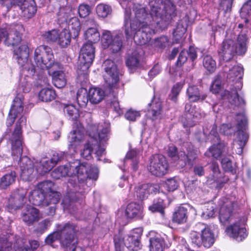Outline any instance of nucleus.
Returning <instances> with one entry per match:
<instances>
[{"instance_id": "24", "label": "nucleus", "mask_w": 251, "mask_h": 251, "mask_svg": "<svg viewBox=\"0 0 251 251\" xmlns=\"http://www.w3.org/2000/svg\"><path fill=\"white\" fill-rule=\"evenodd\" d=\"M147 236L149 239L150 251H163L165 241L159 233L155 231H150Z\"/></svg>"}, {"instance_id": "41", "label": "nucleus", "mask_w": 251, "mask_h": 251, "mask_svg": "<svg viewBox=\"0 0 251 251\" xmlns=\"http://www.w3.org/2000/svg\"><path fill=\"white\" fill-rule=\"evenodd\" d=\"M88 82V81L86 83ZM77 82L79 83L82 87L84 86L86 84V83H83L81 84L79 82H78L77 80ZM76 99L78 104L80 107L82 108H85L86 107L88 102L89 101V98L88 97V93L86 88L81 87L78 89L77 93Z\"/></svg>"}, {"instance_id": "7", "label": "nucleus", "mask_w": 251, "mask_h": 251, "mask_svg": "<svg viewBox=\"0 0 251 251\" xmlns=\"http://www.w3.org/2000/svg\"><path fill=\"white\" fill-rule=\"evenodd\" d=\"M244 75V69L239 66H234L229 70L227 78L229 81L234 82L236 84L230 89V91H226L225 95L227 96L230 103L235 107H239L245 104V100L239 97L238 91L243 86L242 82Z\"/></svg>"}, {"instance_id": "60", "label": "nucleus", "mask_w": 251, "mask_h": 251, "mask_svg": "<svg viewBox=\"0 0 251 251\" xmlns=\"http://www.w3.org/2000/svg\"><path fill=\"white\" fill-rule=\"evenodd\" d=\"M114 36L111 35V33L109 30H103L102 35L101 41L103 46L105 47H108L113 39Z\"/></svg>"}, {"instance_id": "44", "label": "nucleus", "mask_w": 251, "mask_h": 251, "mask_svg": "<svg viewBox=\"0 0 251 251\" xmlns=\"http://www.w3.org/2000/svg\"><path fill=\"white\" fill-rule=\"evenodd\" d=\"M70 30L69 32L72 35L73 38H76L79 34L81 29V25L79 20L76 17L73 16L68 21V24Z\"/></svg>"}, {"instance_id": "2", "label": "nucleus", "mask_w": 251, "mask_h": 251, "mask_svg": "<svg viewBox=\"0 0 251 251\" xmlns=\"http://www.w3.org/2000/svg\"><path fill=\"white\" fill-rule=\"evenodd\" d=\"M26 123V117L22 115L17 121L9 140L11 144V154L13 159L18 162L21 176L23 179L29 180L34 172L33 161L27 156L22 157L23 153L22 128Z\"/></svg>"}, {"instance_id": "3", "label": "nucleus", "mask_w": 251, "mask_h": 251, "mask_svg": "<svg viewBox=\"0 0 251 251\" xmlns=\"http://www.w3.org/2000/svg\"><path fill=\"white\" fill-rule=\"evenodd\" d=\"M149 5L151 7V12L149 13L146 8L143 5L136 3L133 6L134 18L131 20L130 28L133 31L137 30L138 28L143 25H156V27L161 30H164L167 28H161V23L162 19L161 16L162 14L161 8L160 5L162 3V0H149Z\"/></svg>"}, {"instance_id": "51", "label": "nucleus", "mask_w": 251, "mask_h": 251, "mask_svg": "<svg viewBox=\"0 0 251 251\" xmlns=\"http://www.w3.org/2000/svg\"><path fill=\"white\" fill-rule=\"evenodd\" d=\"M54 183L50 180H46L39 183L37 189L43 192L47 197L52 193L57 192L53 190Z\"/></svg>"}, {"instance_id": "26", "label": "nucleus", "mask_w": 251, "mask_h": 251, "mask_svg": "<svg viewBox=\"0 0 251 251\" xmlns=\"http://www.w3.org/2000/svg\"><path fill=\"white\" fill-rule=\"evenodd\" d=\"M191 61L193 64L194 61L197 58V52L196 49L193 46H190L188 50H182L180 52L177 60L176 63V65L177 67L182 66L187 61L188 58Z\"/></svg>"}, {"instance_id": "62", "label": "nucleus", "mask_w": 251, "mask_h": 251, "mask_svg": "<svg viewBox=\"0 0 251 251\" xmlns=\"http://www.w3.org/2000/svg\"><path fill=\"white\" fill-rule=\"evenodd\" d=\"M77 10L79 17L84 18L90 14L91 8L88 4L83 3L79 5Z\"/></svg>"}, {"instance_id": "8", "label": "nucleus", "mask_w": 251, "mask_h": 251, "mask_svg": "<svg viewBox=\"0 0 251 251\" xmlns=\"http://www.w3.org/2000/svg\"><path fill=\"white\" fill-rule=\"evenodd\" d=\"M247 42L248 38L245 34H240L238 35L236 44L232 40H225L222 42L221 48L218 51L219 56L224 61L227 62L230 60L235 54L243 55L247 50Z\"/></svg>"}, {"instance_id": "1", "label": "nucleus", "mask_w": 251, "mask_h": 251, "mask_svg": "<svg viewBox=\"0 0 251 251\" xmlns=\"http://www.w3.org/2000/svg\"><path fill=\"white\" fill-rule=\"evenodd\" d=\"M56 169L60 173V176L72 177L69 179L68 183L74 188L75 195H86L94 182L98 179L99 175L98 167L90 166L88 168L86 163H80L78 160L60 166Z\"/></svg>"}, {"instance_id": "45", "label": "nucleus", "mask_w": 251, "mask_h": 251, "mask_svg": "<svg viewBox=\"0 0 251 251\" xmlns=\"http://www.w3.org/2000/svg\"><path fill=\"white\" fill-rule=\"evenodd\" d=\"M71 36L69 30L63 29L58 34L57 40L58 45L62 48L67 47L71 43Z\"/></svg>"}, {"instance_id": "37", "label": "nucleus", "mask_w": 251, "mask_h": 251, "mask_svg": "<svg viewBox=\"0 0 251 251\" xmlns=\"http://www.w3.org/2000/svg\"><path fill=\"white\" fill-rule=\"evenodd\" d=\"M188 99L192 102L202 101L205 99L207 95L201 93L197 86L192 85L189 86L186 92Z\"/></svg>"}, {"instance_id": "27", "label": "nucleus", "mask_w": 251, "mask_h": 251, "mask_svg": "<svg viewBox=\"0 0 251 251\" xmlns=\"http://www.w3.org/2000/svg\"><path fill=\"white\" fill-rule=\"evenodd\" d=\"M188 215L187 208L181 205L174 209L172 217V221L179 225L183 224L187 222Z\"/></svg>"}, {"instance_id": "47", "label": "nucleus", "mask_w": 251, "mask_h": 251, "mask_svg": "<svg viewBox=\"0 0 251 251\" xmlns=\"http://www.w3.org/2000/svg\"><path fill=\"white\" fill-rule=\"evenodd\" d=\"M85 39L87 43L94 44L98 42L100 40V34L98 28H88L84 33Z\"/></svg>"}, {"instance_id": "14", "label": "nucleus", "mask_w": 251, "mask_h": 251, "mask_svg": "<svg viewBox=\"0 0 251 251\" xmlns=\"http://www.w3.org/2000/svg\"><path fill=\"white\" fill-rule=\"evenodd\" d=\"M85 195L82 196L81 194L73 196L67 195L65 196L62 201L61 204L64 210L67 211L74 218L78 221L85 220L87 219H90L91 218L85 217L83 214L81 210L79 209L77 207L76 203L79 199H83Z\"/></svg>"}, {"instance_id": "56", "label": "nucleus", "mask_w": 251, "mask_h": 251, "mask_svg": "<svg viewBox=\"0 0 251 251\" xmlns=\"http://www.w3.org/2000/svg\"><path fill=\"white\" fill-rule=\"evenodd\" d=\"M203 65L204 67L210 73H213L216 68V63L215 61L212 58L211 56L206 55L204 56L203 59Z\"/></svg>"}, {"instance_id": "42", "label": "nucleus", "mask_w": 251, "mask_h": 251, "mask_svg": "<svg viewBox=\"0 0 251 251\" xmlns=\"http://www.w3.org/2000/svg\"><path fill=\"white\" fill-rule=\"evenodd\" d=\"M216 144H214L211 146L207 151H206L204 155L207 157H212L217 159L220 157L223 151V149L225 147V144L223 142H217Z\"/></svg>"}, {"instance_id": "21", "label": "nucleus", "mask_w": 251, "mask_h": 251, "mask_svg": "<svg viewBox=\"0 0 251 251\" xmlns=\"http://www.w3.org/2000/svg\"><path fill=\"white\" fill-rule=\"evenodd\" d=\"M143 231L142 228H136L125 237L126 247L129 250L137 251L141 248V238Z\"/></svg>"}, {"instance_id": "34", "label": "nucleus", "mask_w": 251, "mask_h": 251, "mask_svg": "<svg viewBox=\"0 0 251 251\" xmlns=\"http://www.w3.org/2000/svg\"><path fill=\"white\" fill-rule=\"evenodd\" d=\"M47 200V196L38 189L30 192L29 195L30 202L35 206H44Z\"/></svg>"}, {"instance_id": "18", "label": "nucleus", "mask_w": 251, "mask_h": 251, "mask_svg": "<svg viewBox=\"0 0 251 251\" xmlns=\"http://www.w3.org/2000/svg\"><path fill=\"white\" fill-rule=\"evenodd\" d=\"M134 33L133 39L135 43L137 45L142 46L150 41L152 36L155 34V31L150 25H143L133 31L132 35Z\"/></svg>"}, {"instance_id": "31", "label": "nucleus", "mask_w": 251, "mask_h": 251, "mask_svg": "<svg viewBox=\"0 0 251 251\" xmlns=\"http://www.w3.org/2000/svg\"><path fill=\"white\" fill-rule=\"evenodd\" d=\"M99 146V142L97 138H91L84 145L83 149L80 153L81 157L87 160L91 159L93 150Z\"/></svg>"}, {"instance_id": "38", "label": "nucleus", "mask_w": 251, "mask_h": 251, "mask_svg": "<svg viewBox=\"0 0 251 251\" xmlns=\"http://www.w3.org/2000/svg\"><path fill=\"white\" fill-rule=\"evenodd\" d=\"M17 170V169H15L7 172L0 178V189H6L15 182L17 176V173L16 171Z\"/></svg>"}, {"instance_id": "4", "label": "nucleus", "mask_w": 251, "mask_h": 251, "mask_svg": "<svg viewBox=\"0 0 251 251\" xmlns=\"http://www.w3.org/2000/svg\"><path fill=\"white\" fill-rule=\"evenodd\" d=\"M104 70L108 76H105V82L108 84L105 92L107 93L106 106L112 109L118 116L124 113L123 108L120 107L118 100V86L119 72L117 65L111 59L104 62Z\"/></svg>"}, {"instance_id": "61", "label": "nucleus", "mask_w": 251, "mask_h": 251, "mask_svg": "<svg viewBox=\"0 0 251 251\" xmlns=\"http://www.w3.org/2000/svg\"><path fill=\"white\" fill-rule=\"evenodd\" d=\"M182 88V86L179 83L175 84L171 90V94L169 96V99L174 102H176Z\"/></svg>"}, {"instance_id": "6", "label": "nucleus", "mask_w": 251, "mask_h": 251, "mask_svg": "<svg viewBox=\"0 0 251 251\" xmlns=\"http://www.w3.org/2000/svg\"><path fill=\"white\" fill-rule=\"evenodd\" d=\"M236 121H237V130L234 126L231 123L223 124L219 128V132L224 135L231 136L234 135L237 131V139L239 148L236 151L239 155L243 152V149L249 139V134L244 132L248 128V120L244 113H237L236 115Z\"/></svg>"}, {"instance_id": "33", "label": "nucleus", "mask_w": 251, "mask_h": 251, "mask_svg": "<svg viewBox=\"0 0 251 251\" xmlns=\"http://www.w3.org/2000/svg\"><path fill=\"white\" fill-rule=\"evenodd\" d=\"M71 138L69 141L68 149L73 153L75 152L80 142L83 140L84 134L79 129H75L70 133Z\"/></svg>"}, {"instance_id": "9", "label": "nucleus", "mask_w": 251, "mask_h": 251, "mask_svg": "<svg viewBox=\"0 0 251 251\" xmlns=\"http://www.w3.org/2000/svg\"><path fill=\"white\" fill-rule=\"evenodd\" d=\"M95 51L91 43H86L81 48L76 72L77 81L81 84L88 81L89 69L95 58Z\"/></svg>"}, {"instance_id": "32", "label": "nucleus", "mask_w": 251, "mask_h": 251, "mask_svg": "<svg viewBox=\"0 0 251 251\" xmlns=\"http://www.w3.org/2000/svg\"><path fill=\"white\" fill-rule=\"evenodd\" d=\"M73 10V7L69 5L60 7L56 13L58 23L67 25L68 21L74 15Z\"/></svg>"}, {"instance_id": "15", "label": "nucleus", "mask_w": 251, "mask_h": 251, "mask_svg": "<svg viewBox=\"0 0 251 251\" xmlns=\"http://www.w3.org/2000/svg\"><path fill=\"white\" fill-rule=\"evenodd\" d=\"M167 154L169 157L181 162L182 167L187 165L192 167L198 158L197 151L194 150L188 151L187 153L182 151L178 152L177 148L174 146L169 147Z\"/></svg>"}, {"instance_id": "57", "label": "nucleus", "mask_w": 251, "mask_h": 251, "mask_svg": "<svg viewBox=\"0 0 251 251\" xmlns=\"http://www.w3.org/2000/svg\"><path fill=\"white\" fill-rule=\"evenodd\" d=\"M54 165L50 159H44L40 161V164L38 169H41L40 174L44 175L50 172L53 168Z\"/></svg>"}, {"instance_id": "52", "label": "nucleus", "mask_w": 251, "mask_h": 251, "mask_svg": "<svg viewBox=\"0 0 251 251\" xmlns=\"http://www.w3.org/2000/svg\"><path fill=\"white\" fill-rule=\"evenodd\" d=\"M64 112L72 121H76L79 117L78 110L73 104H65Z\"/></svg>"}, {"instance_id": "40", "label": "nucleus", "mask_w": 251, "mask_h": 251, "mask_svg": "<svg viewBox=\"0 0 251 251\" xmlns=\"http://www.w3.org/2000/svg\"><path fill=\"white\" fill-rule=\"evenodd\" d=\"M161 110L162 104L159 100H152L148 104V112L151 115V119L153 121L160 117Z\"/></svg>"}, {"instance_id": "25", "label": "nucleus", "mask_w": 251, "mask_h": 251, "mask_svg": "<svg viewBox=\"0 0 251 251\" xmlns=\"http://www.w3.org/2000/svg\"><path fill=\"white\" fill-rule=\"evenodd\" d=\"M226 234L237 241H241L247 236L246 229L240 227L239 223H234L228 226L226 230Z\"/></svg>"}, {"instance_id": "19", "label": "nucleus", "mask_w": 251, "mask_h": 251, "mask_svg": "<svg viewBox=\"0 0 251 251\" xmlns=\"http://www.w3.org/2000/svg\"><path fill=\"white\" fill-rule=\"evenodd\" d=\"M27 190L20 188L9 197L6 205L7 210L11 213L20 208L22 206L26 199Z\"/></svg>"}, {"instance_id": "59", "label": "nucleus", "mask_w": 251, "mask_h": 251, "mask_svg": "<svg viewBox=\"0 0 251 251\" xmlns=\"http://www.w3.org/2000/svg\"><path fill=\"white\" fill-rule=\"evenodd\" d=\"M12 243L8 241L7 236L0 235V251H11Z\"/></svg>"}, {"instance_id": "48", "label": "nucleus", "mask_w": 251, "mask_h": 251, "mask_svg": "<svg viewBox=\"0 0 251 251\" xmlns=\"http://www.w3.org/2000/svg\"><path fill=\"white\" fill-rule=\"evenodd\" d=\"M113 242L115 251H124L126 246V238L120 230L113 236Z\"/></svg>"}, {"instance_id": "50", "label": "nucleus", "mask_w": 251, "mask_h": 251, "mask_svg": "<svg viewBox=\"0 0 251 251\" xmlns=\"http://www.w3.org/2000/svg\"><path fill=\"white\" fill-rule=\"evenodd\" d=\"M123 35L119 32L114 36L111 44L109 45L110 49L113 53L118 52L123 47Z\"/></svg>"}, {"instance_id": "46", "label": "nucleus", "mask_w": 251, "mask_h": 251, "mask_svg": "<svg viewBox=\"0 0 251 251\" xmlns=\"http://www.w3.org/2000/svg\"><path fill=\"white\" fill-rule=\"evenodd\" d=\"M165 205L164 200L160 198L154 199L152 204L149 206V210L152 213L158 212L162 215L165 214Z\"/></svg>"}, {"instance_id": "30", "label": "nucleus", "mask_w": 251, "mask_h": 251, "mask_svg": "<svg viewBox=\"0 0 251 251\" xmlns=\"http://www.w3.org/2000/svg\"><path fill=\"white\" fill-rule=\"evenodd\" d=\"M143 57L136 51L133 52L128 55L126 59V64L129 69L130 73H133L141 66V60Z\"/></svg>"}, {"instance_id": "5", "label": "nucleus", "mask_w": 251, "mask_h": 251, "mask_svg": "<svg viewBox=\"0 0 251 251\" xmlns=\"http://www.w3.org/2000/svg\"><path fill=\"white\" fill-rule=\"evenodd\" d=\"M57 230L50 233L45 239L47 245L52 246L53 243L59 240L64 250L70 249L74 243V236L79 231L77 225L71 222L56 225Z\"/></svg>"}, {"instance_id": "39", "label": "nucleus", "mask_w": 251, "mask_h": 251, "mask_svg": "<svg viewBox=\"0 0 251 251\" xmlns=\"http://www.w3.org/2000/svg\"><path fill=\"white\" fill-rule=\"evenodd\" d=\"M24 17L30 18L33 16L37 11L36 5L34 0H26L20 8Z\"/></svg>"}, {"instance_id": "49", "label": "nucleus", "mask_w": 251, "mask_h": 251, "mask_svg": "<svg viewBox=\"0 0 251 251\" xmlns=\"http://www.w3.org/2000/svg\"><path fill=\"white\" fill-rule=\"evenodd\" d=\"M55 91L50 88H43L39 93V100L44 102L51 101L56 98Z\"/></svg>"}, {"instance_id": "13", "label": "nucleus", "mask_w": 251, "mask_h": 251, "mask_svg": "<svg viewBox=\"0 0 251 251\" xmlns=\"http://www.w3.org/2000/svg\"><path fill=\"white\" fill-rule=\"evenodd\" d=\"M147 169L151 175L160 177L168 173L169 164L164 155L155 154L150 157Z\"/></svg>"}, {"instance_id": "10", "label": "nucleus", "mask_w": 251, "mask_h": 251, "mask_svg": "<svg viewBox=\"0 0 251 251\" xmlns=\"http://www.w3.org/2000/svg\"><path fill=\"white\" fill-rule=\"evenodd\" d=\"M24 31V27L20 23H13L6 28H0V42L3 41L8 47L18 45L22 41Z\"/></svg>"}, {"instance_id": "53", "label": "nucleus", "mask_w": 251, "mask_h": 251, "mask_svg": "<svg viewBox=\"0 0 251 251\" xmlns=\"http://www.w3.org/2000/svg\"><path fill=\"white\" fill-rule=\"evenodd\" d=\"M53 85L57 88L63 87L66 83L65 75L63 71L59 72L57 74L51 76Z\"/></svg>"}, {"instance_id": "17", "label": "nucleus", "mask_w": 251, "mask_h": 251, "mask_svg": "<svg viewBox=\"0 0 251 251\" xmlns=\"http://www.w3.org/2000/svg\"><path fill=\"white\" fill-rule=\"evenodd\" d=\"M23 110L24 105L21 99L18 97H16L13 100V104L11 105L6 119V125L8 128L0 138V143L2 142L4 138H6L7 134H9L11 131V129L9 128V127L14 124L18 115L22 113Z\"/></svg>"}, {"instance_id": "29", "label": "nucleus", "mask_w": 251, "mask_h": 251, "mask_svg": "<svg viewBox=\"0 0 251 251\" xmlns=\"http://www.w3.org/2000/svg\"><path fill=\"white\" fill-rule=\"evenodd\" d=\"M22 215L23 221L27 226H30L39 220V210L31 206L26 207L25 211Z\"/></svg>"}, {"instance_id": "11", "label": "nucleus", "mask_w": 251, "mask_h": 251, "mask_svg": "<svg viewBox=\"0 0 251 251\" xmlns=\"http://www.w3.org/2000/svg\"><path fill=\"white\" fill-rule=\"evenodd\" d=\"M162 0V3L160 5L161 8L162 14L161 16L162 21L161 23L158 22V24H162L160 25L161 28H167L168 25L173 18L176 16V6L174 3L179 5L183 4H190L192 0Z\"/></svg>"}, {"instance_id": "16", "label": "nucleus", "mask_w": 251, "mask_h": 251, "mask_svg": "<svg viewBox=\"0 0 251 251\" xmlns=\"http://www.w3.org/2000/svg\"><path fill=\"white\" fill-rule=\"evenodd\" d=\"M54 55L51 49L46 45H40L34 51V60L38 67L44 69L51 63Z\"/></svg>"}, {"instance_id": "23", "label": "nucleus", "mask_w": 251, "mask_h": 251, "mask_svg": "<svg viewBox=\"0 0 251 251\" xmlns=\"http://www.w3.org/2000/svg\"><path fill=\"white\" fill-rule=\"evenodd\" d=\"M144 215V207L142 204L137 202H131L127 205L125 216L127 219L141 220L143 219Z\"/></svg>"}, {"instance_id": "55", "label": "nucleus", "mask_w": 251, "mask_h": 251, "mask_svg": "<svg viewBox=\"0 0 251 251\" xmlns=\"http://www.w3.org/2000/svg\"><path fill=\"white\" fill-rule=\"evenodd\" d=\"M96 12L99 17L106 18L111 14L112 8L109 5L100 3L97 5Z\"/></svg>"}, {"instance_id": "64", "label": "nucleus", "mask_w": 251, "mask_h": 251, "mask_svg": "<svg viewBox=\"0 0 251 251\" xmlns=\"http://www.w3.org/2000/svg\"><path fill=\"white\" fill-rule=\"evenodd\" d=\"M186 31V28L182 25H177L174 29L173 35L176 42L178 41Z\"/></svg>"}, {"instance_id": "28", "label": "nucleus", "mask_w": 251, "mask_h": 251, "mask_svg": "<svg viewBox=\"0 0 251 251\" xmlns=\"http://www.w3.org/2000/svg\"><path fill=\"white\" fill-rule=\"evenodd\" d=\"M197 226L201 227V236L202 240V245L205 248H209L215 242L214 235L212 231L204 224L199 223Z\"/></svg>"}, {"instance_id": "20", "label": "nucleus", "mask_w": 251, "mask_h": 251, "mask_svg": "<svg viewBox=\"0 0 251 251\" xmlns=\"http://www.w3.org/2000/svg\"><path fill=\"white\" fill-rule=\"evenodd\" d=\"M220 201L223 204L220 208L219 219L223 225H226L229 224L233 219V206L232 202L227 199L224 198Z\"/></svg>"}, {"instance_id": "35", "label": "nucleus", "mask_w": 251, "mask_h": 251, "mask_svg": "<svg viewBox=\"0 0 251 251\" xmlns=\"http://www.w3.org/2000/svg\"><path fill=\"white\" fill-rule=\"evenodd\" d=\"M61 194L59 192H54L51 193L45 202L44 206H50L48 208L47 214L48 215L53 216L55 213L56 204L60 201Z\"/></svg>"}, {"instance_id": "22", "label": "nucleus", "mask_w": 251, "mask_h": 251, "mask_svg": "<svg viewBox=\"0 0 251 251\" xmlns=\"http://www.w3.org/2000/svg\"><path fill=\"white\" fill-rule=\"evenodd\" d=\"M135 195L140 201L148 199L151 194H156L159 191V187L156 184L144 183L134 187Z\"/></svg>"}, {"instance_id": "43", "label": "nucleus", "mask_w": 251, "mask_h": 251, "mask_svg": "<svg viewBox=\"0 0 251 251\" xmlns=\"http://www.w3.org/2000/svg\"><path fill=\"white\" fill-rule=\"evenodd\" d=\"M88 93L89 101L92 104L99 103L104 96V92L99 88H90Z\"/></svg>"}, {"instance_id": "58", "label": "nucleus", "mask_w": 251, "mask_h": 251, "mask_svg": "<svg viewBox=\"0 0 251 251\" xmlns=\"http://www.w3.org/2000/svg\"><path fill=\"white\" fill-rule=\"evenodd\" d=\"M45 68L48 70V74L52 76L53 75L57 74L59 72H61L62 71L61 70L62 68V66L59 62H55L53 59L50 65H49V64Z\"/></svg>"}, {"instance_id": "54", "label": "nucleus", "mask_w": 251, "mask_h": 251, "mask_svg": "<svg viewBox=\"0 0 251 251\" xmlns=\"http://www.w3.org/2000/svg\"><path fill=\"white\" fill-rule=\"evenodd\" d=\"M59 31L52 29L45 31L41 34L42 40L47 43H53L57 41Z\"/></svg>"}, {"instance_id": "12", "label": "nucleus", "mask_w": 251, "mask_h": 251, "mask_svg": "<svg viewBox=\"0 0 251 251\" xmlns=\"http://www.w3.org/2000/svg\"><path fill=\"white\" fill-rule=\"evenodd\" d=\"M13 58L19 65L23 67L24 72H26V75L33 76L36 72V67L31 63H27L29 54V48L27 43H23L18 48L14 49Z\"/></svg>"}, {"instance_id": "36", "label": "nucleus", "mask_w": 251, "mask_h": 251, "mask_svg": "<svg viewBox=\"0 0 251 251\" xmlns=\"http://www.w3.org/2000/svg\"><path fill=\"white\" fill-rule=\"evenodd\" d=\"M131 10L130 7H126L124 10V23L122 29L124 31L126 38L127 40L132 39V30L130 28V25H131Z\"/></svg>"}, {"instance_id": "63", "label": "nucleus", "mask_w": 251, "mask_h": 251, "mask_svg": "<svg viewBox=\"0 0 251 251\" xmlns=\"http://www.w3.org/2000/svg\"><path fill=\"white\" fill-rule=\"evenodd\" d=\"M221 163L225 172H231L233 174L236 173V171L233 168L232 162L229 158L226 157L222 158Z\"/></svg>"}]
</instances>
